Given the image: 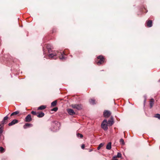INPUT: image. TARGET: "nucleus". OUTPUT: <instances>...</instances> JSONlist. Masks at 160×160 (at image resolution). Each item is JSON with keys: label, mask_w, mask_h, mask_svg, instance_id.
Masks as SVG:
<instances>
[{"label": "nucleus", "mask_w": 160, "mask_h": 160, "mask_svg": "<svg viewBox=\"0 0 160 160\" xmlns=\"http://www.w3.org/2000/svg\"><path fill=\"white\" fill-rule=\"evenodd\" d=\"M111 142H109L106 146V149L108 150H110L111 148Z\"/></svg>", "instance_id": "nucleus-16"}, {"label": "nucleus", "mask_w": 160, "mask_h": 160, "mask_svg": "<svg viewBox=\"0 0 160 160\" xmlns=\"http://www.w3.org/2000/svg\"><path fill=\"white\" fill-rule=\"evenodd\" d=\"M111 114V112L108 110H106L103 112L104 116L105 118H108L110 117Z\"/></svg>", "instance_id": "nucleus-6"}, {"label": "nucleus", "mask_w": 160, "mask_h": 160, "mask_svg": "<svg viewBox=\"0 0 160 160\" xmlns=\"http://www.w3.org/2000/svg\"><path fill=\"white\" fill-rule=\"evenodd\" d=\"M98 59L99 60L97 62V64L98 65H100L104 62V58L102 55H100L97 57Z\"/></svg>", "instance_id": "nucleus-5"}, {"label": "nucleus", "mask_w": 160, "mask_h": 160, "mask_svg": "<svg viewBox=\"0 0 160 160\" xmlns=\"http://www.w3.org/2000/svg\"><path fill=\"white\" fill-rule=\"evenodd\" d=\"M46 106L45 105H42L38 108V110H43L46 108Z\"/></svg>", "instance_id": "nucleus-17"}, {"label": "nucleus", "mask_w": 160, "mask_h": 160, "mask_svg": "<svg viewBox=\"0 0 160 160\" xmlns=\"http://www.w3.org/2000/svg\"><path fill=\"white\" fill-rule=\"evenodd\" d=\"M112 160H118L117 159V156H114L113 157Z\"/></svg>", "instance_id": "nucleus-30"}, {"label": "nucleus", "mask_w": 160, "mask_h": 160, "mask_svg": "<svg viewBox=\"0 0 160 160\" xmlns=\"http://www.w3.org/2000/svg\"><path fill=\"white\" fill-rule=\"evenodd\" d=\"M116 156L117 158H121L122 157V154L121 153L118 152Z\"/></svg>", "instance_id": "nucleus-26"}, {"label": "nucleus", "mask_w": 160, "mask_h": 160, "mask_svg": "<svg viewBox=\"0 0 160 160\" xmlns=\"http://www.w3.org/2000/svg\"><path fill=\"white\" fill-rule=\"evenodd\" d=\"M4 149L2 147H0V151L1 152H3Z\"/></svg>", "instance_id": "nucleus-28"}, {"label": "nucleus", "mask_w": 160, "mask_h": 160, "mask_svg": "<svg viewBox=\"0 0 160 160\" xmlns=\"http://www.w3.org/2000/svg\"><path fill=\"white\" fill-rule=\"evenodd\" d=\"M85 147V145L84 144H82V145L81 146V148L82 149H84Z\"/></svg>", "instance_id": "nucleus-31"}, {"label": "nucleus", "mask_w": 160, "mask_h": 160, "mask_svg": "<svg viewBox=\"0 0 160 160\" xmlns=\"http://www.w3.org/2000/svg\"><path fill=\"white\" fill-rule=\"evenodd\" d=\"M71 107L73 109H76L77 110H80L82 108V106L81 104H72L71 105Z\"/></svg>", "instance_id": "nucleus-2"}, {"label": "nucleus", "mask_w": 160, "mask_h": 160, "mask_svg": "<svg viewBox=\"0 0 160 160\" xmlns=\"http://www.w3.org/2000/svg\"><path fill=\"white\" fill-rule=\"evenodd\" d=\"M32 124L31 123H26L23 126V128L24 129H26L28 127H32Z\"/></svg>", "instance_id": "nucleus-13"}, {"label": "nucleus", "mask_w": 160, "mask_h": 160, "mask_svg": "<svg viewBox=\"0 0 160 160\" xmlns=\"http://www.w3.org/2000/svg\"><path fill=\"white\" fill-rule=\"evenodd\" d=\"M44 115V113L42 112H41L40 113H38L37 116L38 118H42L43 117Z\"/></svg>", "instance_id": "nucleus-15"}, {"label": "nucleus", "mask_w": 160, "mask_h": 160, "mask_svg": "<svg viewBox=\"0 0 160 160\" xmlns=\"http://www.w3.org/2000/svg\"><path fill=\"white\" fill-rule=\"evenodd\" d=\"M147 26L148 27H151L152 26V20H149L146 22Z\"/></svg>", "instance_id": "nucleus-12"}, {"label": "nucleus", "mask_w": 160, "mask_h": 160, "mask_svg": "<svg viewBox=\"0 0 160 160\" xmlns=\"http://www.w3.org/2000/svg\"><path fill=\"white\" fill-rule=\"evenodd\" d=\"M159 82H160V79L159 80Z\"/></svg>", "instance_id": "nucleus-34"}, {"label": "nucleus", "mask_w": 160, "mask_h": 160, "mask_svg": "<svg viewBox=\"0 0 160 160\" xmlns=\"http://www.w3.org/2000/svg\"><path fill=\"white\" fill-rule=\"evenodd\" d=\"M154 100L152 98L151 99L150 101V108H151L153 107L154 104Z\"/></svg>", "instance_id": "nucleus-14"}, {"label": "nucleus", "mask_w": 160, "mask_h": 160, "mask_svg": "<svg viewBox=\"0 0 160 160\" xmlns=\"http://www.w3.org/2000/svg\"><path fill=\"white\" fill-rule=\"evenodd\" d=\"M58 108L57 107H55L52 109V111H54L55 112L57 111L58 110Z\"/></svg>", "instance_id": "nucleus-27"}, {"label": "nucleus", "mask_w": 160, "mask_h": 160, "mask_svg": "<svg viewBox=\"0 0 160 160\" xmlns=\"http://www.w3.org/2000/svg\"><path fill=\"white\" fill-rule=\"evenodd\" d=\"M89 102L90 104H95V100L94 99H91L89 100Z\"/></svg>", "instance_id": "nucleus-18"}, {"label": "nucleus", "mask_w": 160, "mask_h": 160, "mask_svg": "<svg viewBox=\"0 0 160 160\" xmlns=\"http://www.w3.org/2000/svg\"><path fill=\"white\" fill-rule=\"evenodd\" d=\"M154 117L160 120V114H159L158 113L156 114L154 116Z\"/></svg>", "instance_id": "nucleus-23"}, {"label": "nucleus", "mask_w": 160, "mask_h": 160, "mask_svg": "<svg viewBox=\"0 0 160 160\" xmlns=\"http://www.w3.org/2000/svg\"><path fill=\"white\" fill-rule=\"evenodd\" d=\"M3 124L2 123H1V124H0V129H2L3 128Z\"/></svg>", "instance_id": "nucleus-29"}, {"label": "nucleus", "mask_w": 160, "mask_h": 160, "mask_svg": "<svg viewBox=\"0 0 160 160\" xmlns=\"http://www.w3.org/2000/svg\"><path fill=\"white\" fill-rule=\"evenodd\" d=\"M60 54L62 56L59 57V58L61 60L65 59V58L63 56V54H64V53L63 52L62 53H61V52L59 53V52H58L57 54H56V53L51 54L49 55V56L50 58H52L54 57V56H59L60 55Z\"/></svg>", "instance_id": "nucleus-1"}, {"label": "nucleus", "mask_w": 160, "mask_h": 160, "mask_svg": "<svg viewBox=\"0 0 160 160\" xmlns=\"http://www.w3.org/2000/svg\"><path fill=\"white\" fill-rule=\"evenodd\" d=\"M57 103V101L55 100L51 103V106L52 107H54L56 106Z\"/></svg>", "instance_id": "nucleus-19"}, {"label": "nucleus", "mask_w": 160, "mask_h": 160, "mask_svg": "<svg viewBox=\"0 0 160 160\" xmlns=\"http://www.w3.org/2000/svg\"><path fill=\"white\" fill-rule=\"evenodd\" d=\"M32 120L31 115L30 114L28 115L25 118V121L26 122H30Z\"/></svg>", "instance_id": "nucleus-9"}, {"label": "nucleus", "mask_w": 160, "mask_h": 160, "mask_svg": "<svg viewBox=\"0 0 160 160\" xmlns=\"http://www.w3.org/2000/svg\"><path fill=\"white\" fill-rule=\"evenodd\" d=\"M120 142L121 144L123 145H124L125 144V142L124 141V140L122 139H121L120 140Z\"/></svg>", "instance_id": "nucleus-22"}, {"label": "nucleus", "mask_w": 160, "mask_h": 160, "mask_svg": "<svg viewBox=\"0 0 160 160\" xmlns=\"http://www.w3.org/2000/svg\"><path fill=\"white\" fill-rule=\"evenodd\" d=\"M92 151V150H90L89 152H91Z\"/></svg>", "instance_id": "nucleus-33"}, {"label": "nucleus", "mask_w": 160, "mask_h": 160, "mask_svg": "<svg viewBox=\"0 0 160 160\" xmlns=\"http://www.w3.org/2000/svg\"><path fill=\"white\" fill-rule=\"evenodd\" d=\"M107 123L108 126H112L114 123V121L113 118H111L110 120H108V122L107 121Z\"/></svg>", "instance_id": "nucleus-8"}, {"label": "nucleus", "mask_w": 160, "mask_h": 160, "mask_svg": "<svg viewBox=\"0 0 160 160\" xmlns=\"http://www.w3.org/2000/svg\"><path fill=\"white\" fill-rule=\"evenodd\" d=\"M19 113V112L18 111H16L15 112H14L12 113V114L11 115V116L16 115Z\"/></svg>", "instance_id": "nucleus-21"}, {"label": "nucleus", "mask_w": 160, "mask_h": 160, "mask_svg": "<svg viewBox=\"0 0 160 160\" xmlns=\"http://www.w3.org/2000/svg\"><path fill=\"white\" fill-rule=\"evenodd\" d=\"M104 143H101L97 148L98 150H99L104 145Z\"/></svg>", "instance_id": "nucleus-20"}, {"label": "nucleus", "mask_w": 160, "mask_h": 160, "mask_svg": "<svg viewBox=\"0 0 160 160\" xmlns=\"http://www.w3.org/2000/svg\"><path fill=\"white\" fill-rule=\"evenodd\" d=\"M3 131L2 129H0V134L2 133Z\"/></svg>", "instance_id": "nucleus-32"}, {"label": "nucleus", "mask_w": 160, "mask_h": 160, "mask_svg": "<svg viewBox=\"0 0 160 160\" xmlns=\"http://www.w3.org/2000/svg\"><path fill=\"white\" fill-rule=\"evenodd\" d=\"M18 122V121L16 119H14L11 122L9 123L8 124V125L9 126H12Z\"/></svg>", "instance_id": "nucleus-11"}, {"label": "nucleus", "mask_w": 160, "mask_h": 160, "mask_svg": "<svg viewBox=\"0 0 160 160\" xmlns=\"http://www.w3.org/2000/svg\"><path fill=\"white\" fill-rule=\"evenodd\" d=\"M59 123L58 122H53L52 123V128H51V130L55 132L58 130V126Z\"/></svg>", "instance_id": "nucleus-3"}, {"label": "nucleus", "mask_w": 160, "mask_h": 160, "mask_svg": "<svg viewBox=\"0 0 160 160\" xmlns=\"http://www.w3.org/2000/svg\"><path fill=\"white\" fill-rule=\"evenodd\" d=\"M8 116H6L4 118L3 120L1 122V123L3 125L7 123L8 122L7 120L8 119Z\"/></svg>", "instance_id": "nucleus-10"}, {"label": "nucleus", "mask_w": 160, "mask_h": 160, "mask_svg": "<svg viewBox=\"0 0 160 160\" xmlns=\"http://www.w3.org/2000/svg\"><path fill=\"white\" fill-rule=\"evenodd\" d=\"M31 113L34 115H37V113L36 112L32 111L31 112Z\"/></svg>", "instance_id": "nucleus-25"}, {"label": "nucleus", "mask_w": 160, "mask_h": 160, "mask_svg": "<svg viewBox=\"0 0 160 160\" xmlns=\"http://www.w3.org/2000/svg\"><path fill=\"white\" fill-rule=\"evenodd\" d=\"M67 111L68 113L70 115H73L75 114V112L72 109L68 108L67 109Z\"/></svg>", "instance_id": "nucleus-7"}, {"label": "nucleus", "mask_w": 160, "mask_h": 160, "mask_svg": "<svg viewBox=\"0 0 160 160\" xmlns=\"http://www.w3.org/2000/svg\"><path fill=\"white\" fill-rule=\"evenodd\" d=\"M101 128L105 131H106L108 129V124L107 123V120L106 119H104L102 122Z\"/></svg>", "instance_id": "nucleus-4"}, {"label": "nucleus", "mask_w": 160, "mask_h": 160, "mask_svg": "<svg viewBox=\"0 0 160 160\" xmlns=\"http://www.w3.org/2000/svg\"><path fill=\"white\" fill-rule=\"evenodd\" d=\"M77 136L78 137H80L81 138H82L83 137V135L79 133H78L77 134Z\"/></svg>", "instance_id": "nucleus-24"}]
</instances>
